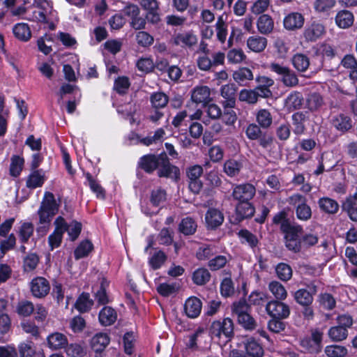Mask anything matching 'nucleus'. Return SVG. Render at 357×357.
Masks as SVG:
<instances>
[{
  "instance_id": "052dcab7",
  "label": "nucleus",
  "mask_w": 357,
  "mask_h": 357,
  "mask_svg": "<svg viewBox=\"0 0 357 357\" xmlns=\"http://www.w3.org/2000/svg\"><path fill=\"white\" fill-rule=\"evenodd\" d=\"M20 357H33L36 354L35 344L31 340L27 339L26 342L18 345Z\"/></svg>"
},
{
  "instance_id": "6ab92c4d",
  "label": "nucleus",
  "mask_w": 357,
  "mask_h": 357,
  "mask_svg": "<svg viewBox=\"0 0 357 357\" xmlns=\"http://www.w3.org/2000/svg\"><path fill=\"white\" fill-rule=\"evenodd\" d=\"M237 87L234 84H228L221 87V96L225 99L222 100V105L227 107H235L237 96Z\"/></svg>"
},
{
  "instance_id": "a19ab883",
  "label": "nucleus",
  "mask_w": 357,
  "mask_h": 357,
  "mask_svg": "<svg viewBox=\"0 0 357 357\" xmlns=\"http://www.w3.org/2000/svg\"><path fill=\"white\" fill-rule=\"evenodd\" d=\"M24 165V159L17 155H12L10 158V164L9 168L10 175L13 177H18Z\"/></svg>"
},
{
  "instance_id": "338daca9",
  "label": "nucleus",
  "mask_w": 357,
  "mask_h": 357,
  "mask_svg": "<svg viewBox=\"0 0 357 357\" xmlns=\"http://www.w3.org/2000/svg\"><path fill=\"white\" fill-rule=\"evenodd\" d=\"M243 165L239 161L234 159L227 160L224 164V171L229 176H234L240 172Z\"/></svg>"
},
{
  "instance_id": "a878e982",
  "label": "nucleus",
  "mask_w": 357,
  "mask_h": 357,
  "mask_svg": "<svg viewBox=\"0 0 357 357\" xmlns=\"http://www.w3.org/2000/svg\"><path fill=\"white\" fill-rule=\"evenodd\" d=\"M94 304L88 292L83 291L77 297L74 307L80 313L89 312Z\"/></svg>"
},
{
  "instance_id": "7ed1b4c3",
  "label": "nucleus",
  "mask_w": 357,
  "mask_h": 357,
  "mask_svg": "<svg viewBox=\"0 0 357 357\" xmlns=\"http://www.w3.org/2000/svg\"><path fill=\"white\" fill-rule=\"evenodd\" d=\"M208 333L212 339H223L225 343L231 341L235 335L233 319L225 317L213 321L208 328Z\"/></svg>"
},
{
  "instance_id": "3c124183",
  "label": "nucleus",
  "mask_w": 357,
  "mask_h": 357,
  "mask_svg": "<svg viewBox=\"0 0 357 357\" xmlns=\"http://www.w3.org/2000/svg\"><path fill=\"white\" fill-rule=\"evenodd\" d=\"M306 105L311 112L319 109L324 105L322 96L317 92L310 93L306 99Z\"/></svg>"
},
{
  "instance_id": "5701e85b",
  "label": "nucleus",
  "mask_w": 357,
  "mask_h": 357,
  "mask_svg": "<svg viewBox=\"0 0 357 357\" xmlns=\"http://www.w3.org/2000/svg\"><path fill=\"white\" fill-rule=\"evenodd\" d=\"M174 43L182 47H192L197 43V36L192 31H185L175 35Z\"/></svg>"
},
{
  "instance_id": "bb28decb",
  "label": "nucleus",
  "mask_w": 357,
  "mask_h": 357,
  "mask_svg": "<svg viewBox=\"0 0 357 357\" xmlns=\"http://www.w3.org/2000/svg\"><path fill=\"white\" fill-rule=\"evenodd\" d=\"M325 33L324 25L319 22H314L304 31V36L307 40L315 41Z\"/></svg>"
},
{
  "instance_id": "a18cd8bd",
  "label": "nucleus",
  "mask_w": 357,
  "mask_h": 357,
  "mask_svg": "<svg viewBox=\"0 0 357 357\" xmlns=\"http://www.w3.org/2000/svg\"><path fill=\"white\" fill-rule=\"evenodd\" d=\"M245 351L248 356L262 357L264 356V349L254 338L248 340L245 344Z\"/></svg>"
},
{
  "instance_id": "a211bd4d",
  "label": "nucleus",
  "mask_w": 357,
  "mask_h": 357,
  "mask_svg": "<svg viewBox=\"0 0 357 357\" xmlns=\"http://www.w3.org/2000/svg\"><path fill=\"white\" fill-rule=\"evenodd\" d=\"M305 22L303 15L298 12L288 13L283 20L284 28L287 31H296L303 27Z\"/></svg>"
},
{
  "instance_id": "69168bd1",
  "label": "nucleus",
  "mask_w": 357,
  "mask_h": 357,
  "mask_svg": "<svg viewBox=\"0 0 357 357\" xmlns=\"http://www.w3.org/2000/svg\"><path fill=\"white\" fill-rule=\"evenodd\" d=\"M35 310L34 305L31 301L22 300L18 302L16 312L22 317H29Z\"/></svg>"
},
{
  "instance_id": "f257e3e1",
  "label": "nucleus",
  "mask_w": 357,
  "mask_h": 357,
  "mask_svg": "<svg viewBox=\"0 0 357 357\" xmlns=\"http://www.w3.org/2000/svg\"><path fill=\"white\" fill-rule=\"evenodd\" d=\"M272 223L280 225V230L284 234L285 246L287 250L294 253H299L301 252L299 240L304 231L303 226L291 221L289 218L288 213L284 209L275 214Z\"/></svg>"
},
{
  "instance_id": "dca6fc26",
  "label": "nucleus",
  "mask_w": 357,
  "mask_h": 357,
  "mask_svg": "<svg viewBox=\"0 0 357 357\" xmlns=\"http://www.w3.org/2000/svg\"><path fill=\"white\" fill-rule=\"evenodd\" d=\"M30 290L33 297L43 298L50 293V282L44 277L37 276L32 279Z\"/></svg>"
},
{
  "instance_id": "37998d69",
  "label": "nucleus",
  "mask_w": 357,
  "mask_h": 357,
  "mask_svg": "<svg viewBox=\"0 0 357 357\" xmlns=\"http://www.w3.org/2000/svg\"><path fill=\"white\" fill-rule=\"evenodd\" d=\"M14 36L22 41H27L31 37V32L29 25L26 23H18L13 29Z\"/></svg>"
},
{
  "instance_id": "473e14b6",
  "label": "nucleus",
  "mask_w": 357,
  "mask_h": 357,
  "mask_svg": "<svg viewBox=\"0 0 357 357\" xmlns=\"http://www.w3.org/2000/svg\"><path fill=\"white\" fill-rule=\"evenodd\" d=\"M267 45V39L259 36H250L247 40V47L254 52H263Z\"/></svg>"
},
{
  "instance_id": "4d7b16f0",
  "label": "nucleus",
  "mask_w": 357,
  "mask_h": 357,
  "mask_svg": "<svg viewBox=\"0 0 357 357\" xmlns=\"http://www.w3.org/2000/svg\"><path fill=\"white\" fill-rule=\"evenodd\" d=\"M130 86V82L126 76H119L115 79L114 82V90L119 95H125Z\"/></svg>"
},
{
  "instance_id": "412c9836",
  "label": "nucleus",
  "mask_w": 357,
  "mask_h": 357,
  "mask_svg": "<svg viewBox=\"0 0 357 357\" xmlns=\"http://www.w3.org/2000/svg\"><path fill=\"white\" fill-rule=\"evenodd\" d=\"M210 89L206 86H201L195 87L191 94V100L196 104H202L203 107L211 100L210 97Z\"/></svg>"
},
{
  "instance_id": "864d4df0",
  "label": "nucleus",
  "mask_w": 357,
  "mask_h": 357,
  "mask_svg": "<svg viewBox=\"0 0 357 357\" xmlns=\"http://www.w3.org/2000/svg\"><path fill=\"white\" fill-rule=\"evenodd\" d=\"M342 210L345 212L349 219L353 222H357V202L350 199H345L342 202Z\"/></svg>"
},
{
  "instance_id": "f3484780",
  "label": "nucleus",
  "mask_w": 357,
  "mask_h": 357,
  "mask_svg": "<svg viewBox=\"0 0 357 357\" xmlns=\"http://www.w3.org/2000/svg\"><path fill=\"white\" fill-rule=\"evenodd\" d=\"M224 220L225 217L221 211L213 207L208 208L204 217L206 229L208 231L217 229L222 225Z\"/></svg>"
},
{
  "instance_id": "2f4dec72",
  "label": "nucleus",
  "mask_w": 357,
  "mask_h": 357,
  "mask_svg": "<svg viewBox=\"0 0 357 357\" xmlns=\"http://www.w3.org/2000/svg\"><path fill=\"white\" fill-rule=\"evenodd\" d=\"M354 21V15L349 10H340L335 16V23L337 26L341 29H347L351 26Z\"/></svg>"
},
{
  "instance_id": "0eeeda50",
  "label": "nucleus",
  "mask_w": 357,
  "mask_h": 357,
  "mask_svg": "<svg viewBox=\"0 0 357 357\" xmlns=\"http://www.w3.org/2000/svg\"><path fill=\"white\" fill-rule=\"evenodd\" d=\"M288 203L294 207L296 218L301 221L307 222L312 218V211L307 204V198L301 194L295 193L287 200Z\"/></svg>"
},
{
  "instance_id": "774afa93",
  "label": "nucleus",
  "mask_w": 357,
  "mask_h": 357,
  "mask_svg": "<svg viewBox=\"0 0 357 357\" xmlns=\"http://www.w3.org/2000/svg\"><path fill=\"white\" fill-rule=\"evenodd\" d=\"M324 352L328 357H344L347 349L344 346L333 344L326 346Z\"/></svg>"
},
{
  "instance_id": "f8f14e48",
  "label": "nucleus",
  "mask_w": 357,
  "mask_h": 357,
  "mask_svg": "<svg viewBox=\"0 0 357 357\" xmlns=\"http://www.w3.org/2000/svg\"><path fill=\"white\" fill-rule=\"evenodd\" d=\"M256 189L252 184L246 183L235 185L231 192V198L235 204L251 201L255 197Z\"/></svg>"
},
{
  "instance_id": "c756f323",
  "label": "nucleus",
  "mask_w": 357,
  "mask_h": 357,
  "mask_svg": "<svg viewBox=\"0 0 357 357\" xmlns=\"http://www.w3.org/2000/svg\"><path fill=\"white\" fill-rule=\"evenodd\" d=\"M306 119V114L303 112H297L292 114L293 132L296 135L299 136L305 133L306 130L305 124Z\"/></svg>"
},
{
  "instance_id": "2eb2a0df",
  "label": "nucleus",
  "mask_w": 357,
  "mask_h": 357,
  "mask_svg": "<svg viewBox=\"0 0 357 357\" xmlns=\"http://www.w3.org/2000/svg\"><path fill=\"white\" fill-rule=\"evenodd\" d=\"M330 122L331 126L338 132L344 134L350 130L353 127V121L351 116L346 113H333L331 115Z\"/></svg>"
},
{
  "instance_id": "7c9ffc66",
  "label": "nucleus",
  "mask_w": 357,
  "mask_h": 357,
  "mask_svg": "<svg viewBox=\"0 0 357 357\" xmlns=\"http://www.w3.org/2000/svg\"><path fill=\"white\" fill-rule=\"evenodd\" d=\"M197 224L192 217L182 218L178 225V231L184 236H192L197 231Z\"/></svg>"
},
{
  "instance_id": "ddd939ff",
  "label": "nucleus",
  "mask_w": 357,
  "mask_h": 357,
  "mask_svg": "<svg viewBox=\"0 0 357 357\" xmlns=\"http://www.w3.org/2000/svg\"><path fill=\"white\" fill-rule=\"evenodd\" d=\"M255 213V207L251 201L236 203L233 224L236 225L252 218Z\"/></svg>"
},
{
  "instance_id": "c9c22d12",
  "label": "nucleus",
  "mask_w": 357,
  "mask_h": 357,
  "mask_svg": "<svg viewBox=\"0 0 357 357\" xmlns=\"http://www.w3.org/2000/svg\"><path fill=\"white\" fill-rule=\"evenodd\" d=\"M257 26L261 33L268 34L273 30L274 22L271 16L263 14L258 18Z\"/></svg>"
},
{
  "instance_id": "6e6552de",
  "label": "nucleus",
  "mask_w": 357,
  "mask_h": 357,
  "mask_svg": "<svg viewBox=\"0 0 357 357\" xmlns=\"http://www.w3.org/2000/svg\"><path fill=\"white\" fill-rule=\"evenodd\" d=\"M165 153L163 151L160 153H147L141 156L137 161V169L147 174H153L155 171L158 172Z\"/></svg>"
},
{
  "instance_id": "0e129e2a",
  "label": "nucleus",
  "mask_w": 357,
  "mask_h": 357,
  "mask_svg": "<svg viewBox=\"0 0 357 357\" xmlns=\"http://www.w3.org/2000/svg\"><path fill=\"white\" fill-rule=\"evenodd\" d=\"M275 272L278 278L284 282L289 281L292 277V268L286 263H279L275 267Z\"/></svg>"
},
{
  "instance_id": "e2e57ef3",
  "label": "nucleus",
  "mask_w": 357,
  "mask_h": 357,
  "mask_svg": "<svg viewBox=\"0 0 357 357\" xmlns=\"http://www.w3.org/2000/svg\"><path fill=\"white\" fill-rule=\"evenodd\" d=\"M275 133L278 140L281 142L287 141L290 138L291 133V125L288 122L280 123L275 128Z\"/></svg>"
},
{
  "instance_id": "9d476101",
  "label": "nucleus",
  "mask_w": 357,
  "mask_h": 357,
  "mask_svg": "<svg viewBox=\"0 0 357 357\" xmlns=\"http://www.w3.org/2000/svg\"><path fill=\"white\" fill-rule=\"evenodd\" d=\"M157 176L159 178H169L175 183H177L180 180V169L177 166L171 163L170 160L166 153L160 165V167L157 172Z\"/></svg>"
},
{
  "instance_id": "de8ad7c7",
  "label": "nucleus",
  "mask_w": 357,
  "mask_h": 357,
  "mask_svg": "<svg viewBox=\"0 0 357 357\" xmlns=\"http://www.w3.org/2000/svg\"><path fill=\"white\" fill-rule=\"evenodd\" d=\"M328 336L333 342H341L348 336V330L342 326H331L328 331Z\"/></svg>"
},
{
  "instance_id": "4c0bfd02",
  "label": "nucleus",
  "mask_w": 357,
  "mask_h": 357,
  "mask_svg": "<svg viewBox=\"0 0 357 357\" xmlns=\"http://www.w3.org/2000/svg\"><path fill=\"white\" fill-rule=\"evenodd\" d=\"M251 307L245 298L242 297L238 301H234L231 305V311L233 315L239 317L250 312Z\"/></svg>"
},
{
  "instance_id": "aec40b11",
  "label": "nucleus",
  "mask_w": 357,
  "mask_h": 357,
  "mask_svg": "<svg viewBox=\"0 0 357 357\" xmlns=\"http://www.w3.org/2000/svg\"><path fill=\"white\" fill-rule=\"evenodd\" d=\"M139 3L142 8L147 12L148 20L152 23H157L160 20L157 0H139Z\"/></svg>"
},
{
  "instance_id": "423d86ee",
  "label": "nucleus",
  "mask_w": 357,
  "mask_h": 357,
  "mask_svg": "<svg viewBox=\"0 0 357 357\" xmlns=\"http://www.w3.org/2000/svg\"><path fill=\"white\" fill-rule=\"evenodd\" d=\"M262 128L255 123H249L245 130L247 138L251 141H257L258 144L264 149L272 146L274 137L271 132L263 131Z\"/></svg>"
},
{
  "instance_id": "cd10ccee",
  "label": "nucleus",
  "mask_w": 357,
  "mask_h": 357,
  "mask_svg": "<svg viewBox=\"0 0 357 357\" xmlns=\"http://www.w3.org/2000/svg\"><path fill=\"white\" fill-rule=\"evenodd\" d=\"M47 343L52 350L65 348L68 344V339L63 333L55 332L49 335L47 337Z\"/></svg>"
},
{
  "instance_id": "c85d7f7f",
  "label": "nucleus",
  "mask_w": 357,
  "mask_h": 357,
  "mask_svg": "<svg viewBox=\"0 0 357 357\" xmlns=\"http://www.w3.org/2000/svg\"><path fill=\"white\" fill-rule=\"evenodd\" d=\"M45 181V172L42 169L31 170L26 181V186L29 189H36L41 187Z\"/></svg>"
},
{
  "instance_id": "49530a36",
  "label": "nucleus",
  "mask_w": 357,
  "mask_h": 357,
  "mask_svg": "<svg viewBox=\"0 0 357 357\" xmlns=\"http://www.w3.org/2000/svg\"><path fill=\"white\" fill-rule=\"evenodd\" d=\"M93 250V245L91 241L86 239L79 243L74 250V257L76 259H79L87 257Z\"/></svg>"
},
{
  "instance_id": "9b49d317",
  "label": "nucleus",
  "mask_w": 357,
  "mask_h": 357,
  "mask_svg": "<svg viewBox=\"0 0 357 357\" xmlns=\"http://www.w3.org/2000/svg\"><path fill=\"white\" fill-rule=\"evenodd\" d=\"M266 311L271 318L287 319L291 313L290 307L282 301L271 300L266 305Z\"/></svg>"
},
{
  "instance_id": "b1692460",
  "label": "nucleus",
  "mask_w": 357,
  "mask_h": 357,
  "mask_svg": "<svg viewBox=\"0 0 357 357\" xmlns=\"http://www.w3.org/2000/svg\"><path fill=\"white\" fill-rule=\"evenodd\" d=\"M116 319L117 312L114 308L110 306L105 305L99 312L98 320L101 326H112Z\"/></svg>"
},
{
  "instance_id": "4be33fe9",
  "label": "nucleus",
  "mask_w": 357,
  "mask_h": 357,
  "mask_svg": "<svg viewBox=\"0 0 357 357\" xmlns=\"http://www.w3.org/2000/svg\"><path fill=\"white\" fill-rule=\"evenodd\" d=\"M202 303L195 296L188 298L184 304V311L188 317L195 319L201 313Z\"/></svg>"
},
{
  "instance_id": "8fccbe9b",
  "label": "nucleus",
  "mask_w": 357,
  "mask_h": 357,
  "mask_svg": "<svg viewBox=\"0 0 357 357\" xmlns=\"http://www.w3.org/2000/svg\"><path fill=\"white\" fill-rule=\"evenodd\" d=\"M268 295L266 293L259 291H253L248 296V303L250 306H266V303L268 302Z\"/></svg>"
},
{
  "instance_id": "c03bdc74",
  "label": "nucleus",
  "mask_w": 357,
  "mask_h": 357,
  "mask_svg": "<svg viewBox=\"0 0 357 357\" xmlns=\"http://www.w3.org/2000/svg\"><path fill=\"white\" fill-rule=\"evenodd\" d=\"M34 232V226L30 222H23L18 231V236L20 242L22 244L27 243L29 238L33 236Z\"/></svg>"
},
{
  "instance_id": "f03ea898",
  "label": "nucleus",
  "mask_w": 357,
  "mask_h": 357,
  "mask_svg": "<svg viewBox=\"0 0 357 357\" xmlns=\"http://www.w3.org/2000/svg\"><path fill=\"white\" fill-rule=\"evenodd\" d=\"M306 288H300L292 294L295 302L303 307L302 315L305 320L312 321L314 317L312 307L314 296L317 293L318 287L315 281L305 284Z\"/></svg>"
},
{
  "instance_id": "4468645a",
  "label": "nucleus",
  "mask_w": 357,
  "mask_h": 357,
  "mask_svg": "<svg viewBox=\"0 0 357 357\" xmlns=\"http://www.w3.org/2000/svg\"><path fill=\"white\" fill-rule=\"evenodd\" d=\"M110 343V337L105 333H98L93 336L90 341L93 357H106L105 349Z\"/></svg>"
},
{
  "instance_id": "72a5a7b5",
  "label": "nucleus",
  "mask_w": 357,
  "mask_h": 357,
  "mask_svg": "<svg viewBox=\"0 0 357 357\" xmlns=\"http://www.w3.org/2000/svg\"><path fill=\"white\" fill-rule=\"evenodd\" d=\"M211 278V275L208 270L206 268H198L192 275V280L194 284L198 286L205 285L208 283Z\"/></svg>"
},
{
  "instance_id": "39448f33",
  "label": "nucleus",
  "mask_w": 357,
  "mask_h": 357,
  "mask_svg": "<svg viewBox=\"0 0 357 357\" xmlns=\"http://www.w3.org/2000/svg\"><path fill=\"white\" fill-rule=\"evenodd\" d=\"M57 204L52 192H46L38 210L39 223H50L52 218L59 212Z\"/></svg>"
},
{
  "instance_id": "58836bf2",
  "label": "nucleus",
  "mask_w": 357,
  "mask_h": 357,
  "mask_svg": "<svg viewBox=\"0 0 357 357\" xmlns=\"http://www.w3.org/2000/svg\"><path fill=\"white\" fill-rule=\"evenodd\" d=\"M275 72L282 75V82L285 86H296L298 79L296 75L290 68H272Z\"/></svg>"
},
{
  "instance_id": "603ef678",
  "label": "nucleus",
  "mask_w": 357,
  "mask_h": 357,
  "mask_svg": "<svg viewBox=\"0 0 357 357\" xmlns=\"http://www.w3.org/2000/svg\"><path fill=\"white\" fill-rule=\"evenodd\" d=\"M268 289L275 298V300L284 301L287 297V291L280 282H271L268 284Z\"/></svg>"
},
{
  "instance_id": "1a4fd4ad",
  "label": "nucleus",
  "mask_w": 357,
  "mask_h": 357,
  "mask_svg": "<svg viewBox=\"0 0 357 357\" xmlns=\"http://www.w3.org/2000/svg\"><path fill=\"white\" fill-rule=\"evenodd\" d=\"M34 5L38 8L35 11V17L40 22L50 24V28H54V21L56 18L50 2L47 0H34Z\"/></svg>"
},
{
  "instance_id": "13d9d810",
  "label": "nucleus",
  "mask_w": 357,
  "mask_h": 357,
  "mask_svg": "<svg viewBox=\"0 0 357 357\" xmlns=\"http://www.w3.org/2000/svg\"><path fill=\"white\" fill-rule=\"evenodd\" d=\"M123 350L127 355H132L134 353L135 343L136 341L133 331H127L124 333L123 338Z\"/></svg>"
},
{
  "instance_id": "393cba45",
  "label": "nucleus",
  "mask_w": 357,
  "mask_h": 357,
  "mask_svg": "<svg viewBox=\"0 0 357 357\" xmlns=\"http://www.w3.org/2000/svg\"><path fill=\"white\" fill-rule=\"evenodd\" d=\"M321 212L328 215H335L340 209L338 202L328 197H322L317 202Z\"/></svg>"
},
{
  "instance_id": "bf43d9fd",
  "label": "nucleus",
  "mask_w": 357,
  "mask_h": 357,
  "mask_svg": "<svg viewBox=\"0 0 357 357\" xmlns=\"http://www.w3.org/2000/svg\"><path fill=\"white\" fill-rule=\"evenodd\" d=\"M40 261L38 255L35 252L29 253L23 259L24 272H31L38 266Z\"/></svg>"
},
{
  "instance_id": "e433bc0d",
  "label": "nucleus",
  "mask_w": 357,
  "mask_h": 357,
  "mask_svg": "<svg viewBox=\"0 0 357 357\" xmlns=\"http://www.w3.org/2000/svg\"><path fill=\"white\" fill-rule=\"evenodd\" d=\"M255 117L257 123L263 129H268L273 123V116L268 109H259Z\"/></svg>"
},
{
  "instance_id": "6e6d98bb",
  "label": "nucleus",
  "mask_w": 357,
  "mask_h": 357,
  "mask_svg": "<svg viewBox=\"0 0 357 357\" xmlns=\"http://www.w3.org/2000/svg\"><path fill=\"white\" fill-rule=\"evenodd\" d=\"M85 177L89 182L90 189L96 195L97 198L105 199V190L99 184L96 179L93 177L91 173L86 172L84 174Z\"/></svg>"
},
{
  "instance_id": "680f3d73",
  "label": "nucleus",
  "mask_w": 357,
  "mask_h": 357,
  "mask_svg": "<svg viewBox=\"0 0 357 357\" xmlns=\"http://www.w3.org/2000/svg\"><path fill=\"white\" fill-rule=\"evenodd\" d=\"M233 77L240 85H244L247 81L253 79V75L250 68H238L234 72Z\"/></svg>"
},
{
  "instance_id": "f704fd0d",
  "label": "nucleus",
  "mask_w": 357,
  "mask_h": 357,
  "mask_svg": "<svg viewBox=\"0 0 357 357\" xmlns=\"http://www.w3.org/2000/svg\"><path fill=\"white\" fill-rule=\"evenodd\" d=\"M303 101L302 93L294 91L288 95L285 104L289 110H296L301 108Z\"/></svg>"
},
{
  "instance_id": "09e8293b",
  "label": "nucleus",
  "mask_w": 357,
  "mask_h": 357,
  "mask_svg": "<svg viewBox=\"0 0 357 357\" xmlns=\"http://www.w3.org/2000/svg\"><path fill=\"white\" fill-rule=\"evenodd\" d=\"M167 260V255L161 250H157L149 259V265L155 271L160 269Z\"/></svg>"
},
{
  "instance_id": "5fc2aeb1",
  "label": "nucleus",
  "mask_w": 357,
  "mask_h": 357,
  "mask_svg": "<svg viewBox=\"0 0 357 357\" xmlns=\"http://www.w3.org/2000/svg\"><path fill=\"white\" fill-rule=\"evenodd\" d=\"M319 305L326 310H332L336 306V300L334 296L329 293H321L318 296Z\"/></svg>"
},
{
  "instance_id": "20e7f679",
  "label": "nucleus",
  "mask_w": 357,
  "mask_h": 357,
  "mask_svg": "<svg viewBox=\"0 0 357 357\" xmlns=\"http://www.w3.org/2000/svg\"><path fill=\"white\" fill-rule=\"evenodd\" d=\"M324 332L319 328H312L310 333L305 335L300 340V346L307 354L312 355L319 354L324 348Z\"/></svg>"
},
{
  "instance_id": "ea45409f",
  "label": "nucleus",
  "mask_w": 357,
  "mask_h": 357,
  "mask_svg": "<svg viewBox=\"0 0 357 357\" xmlns=\"http://www.w3.org/2000/svg\"><path fill=\"white\" fill-rule=\"evenodd\" d=\"M150 102L153 109H162L169 102V96L162 91L153 93L150 96Z\"/></svg>"
},
{
  "instance_id": "79ce46f5",
  "label": "nucleus",
  "mask_w": 357,
  "mask_h": 357,
  "mask_svg": "<svg viewBox=\"0 0 357 357\" xmlns=\"http://www.w3.org/2000/svg\"><path fill=\"white\" fill-rule=\"evenodd\" d=\"M237 234L241 243H247L252 249L259 244L257 236L247 229H241Z\"/></svg>"
}]
</instances>
